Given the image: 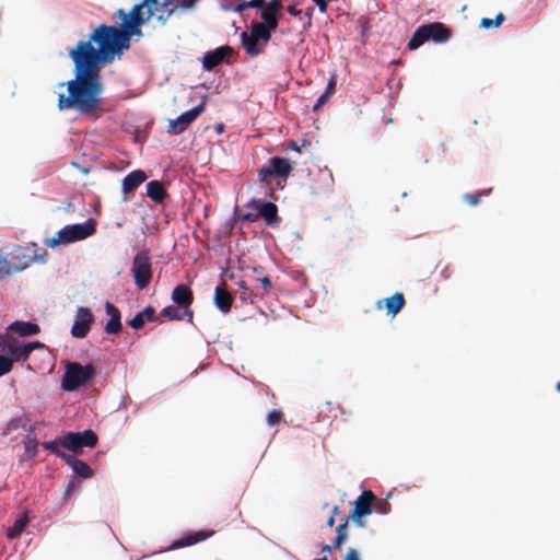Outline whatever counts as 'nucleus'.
<instances>
[{"mask_svg": "<svg viewBox=\"0 0 560 560\" xmlns=\"http://www.w3.org/2000/svg\"><path fill=\"white\" fill-rule=\"evenodd\" d=\"M262 4H264V0L243 1V2H240V3H237L235 5L234 12L242 13L245 10L249 9V8H255L256 9V7H261Z\"/></svg>", "mask_w": 560, "mask_h": 560, "instance_id": "f704fd0d", "label": "nucleus"}, {"mask_svg": "<svg viewBox=\"0 0 560 560\" xmlns=\"http://www.w3.org/2000/svg\"><path fill=\"white\" fill-rule=\"evenodd\" d=\"M13 368V359L0 355V377L11 372Z\"/></svg>", "mask_w": 560, "mask_h": 560, "instance_id": "4c0bfd02", "label": "nucleus"}, {"mask_svg": "<svg viewBox=\"0 0 560 560\" xmlns=\"http://www.w3.org/2000/svg\"><path fill=\"white\" fill-rule=\"evenodd\" d=\"M479 26L481 28H491V27H495V24H494L493 19L483 18V19H481Z\"/></svg>", "mask_w": 560, "mask_h": 560, "instance_id": "09e8293b", "label": "nucleus"}, {"mask_svg": "<svg viewBox=\"0 0 560 560\" xmlns=\"http://www.w3.org/2000/svg\"><path fill=\"white\" fill-rule=\"evenodd\" d=\"M283 419V415L280 410H272L267 415V423L271 427L278 424Z\"/></svg>", "mask_w": 560, "mask_h": 560, "instance_id": "58836bf2", "label": "nucleus"}, {"mask_svg": "<svg viewBox=\"0 0 560 560\" xmlns=\"http://www.w3.org/2000/svg\"><path fill=\"white\" fill-rule=\"evenodd\" d=\"M198 0H182V8L184 9H190L192 8Z\"/></svg>", "mask_w": 560, "mask_h": 560, "instance_id": "603ef678", "label": "nucleus"}, {"mask_svg": "<svg viewBox=\"0 0 560 560\" xmlns=\"http://www.w3.org/2000/svg\"><path fill=\"white\" fill-rule=\"evenodd\" d=\"M161 317H166L170 320H184L186 319L188 323H192L194 319V311L192 310H183L178 305H168L164 307L161 313Z\"/></svg>", "mask_w": 560, "mask_h": 560, "instance_id": "412c9836", "label": "nucleus"}, {"mask_svg": "<svg viewBox=\"0 0 560 560\" xmlns=\"http://www.w3.org/2000/svg\"><path fill=\"white\" fill-rule=\"evenodd\" d=\"M75 489H77V483L74 481H70L65 489V493H63L65 498L69 499L72 495V493L75 491Z\"/></svg>", "mask_w": 560, "mask_h": 560, "instance_id": "de8ad7c7", "label": "nucleus"}, {"mask_svg": "<svg viewBox=\"0 0 560 560\" xmlns=\"http://www.w3.org/2000/svg\"><path fill=\"white\" fill-rule=\"evenodd\" d=\"M95 369L92 364L82 365L78 362H69L61 381L62 389L73 392L84 386L95 376Z\"/></svg>", "mask_w": 560, "mask_h": 560, "instance_id": "39448f33", "label": "nucleus"}, {"mask_svg": "<svg viewBox=\"0 0 560 560\" xmlns=\"http://www.w3.org/2000/svg\"><path fill=\"white\" fill-rule=\"evenodd\" d=\"M145 322H156L162 324L163 319L156 315V311L153 306L148 305L141 312L137 313L132 319L129 320V325L133 329H141Z\"/></svg>", "mask_w": 560, "mask_h": 560, "instance_id": "dca6fc26", "label": "nucleus"}, {"mask_svg": "<svg viewBox=\"0 0 560 560\" xmlns=\"http://www.w3.org/2000/svg\"><path fill=\"white\" fill-rule=\"evenodd\" d=\"M269 164L271 165V171L275 176L283 182L287 180L293 170V165L289 160L280 156L271 158Z\"/></svg>", "mask_w": 560, "mask_h": 560, "instance_id": "4be33fe9", "label": "nucleus"}, {"mask_svg": "<svg viewBox=\"0 0 560 560\" xmlns=\"http://www.w3.org/2000/svg\"><path fill=\"white\" fill-rule=\"evenodd\" d=\"M28 515L27 512H24L13 524V526L9 527L7 530V537L10 539L18 538L26 528L28 524Z\"/></svg>", "mask_w": 560, "mask_h": 560, "instance_id": "c85d7f7f", "label": "nucleus"}, {"mask_svg": "<svg viewBox=\"0 0 560 560\" xmlns=\"http://www.w3.org/2000/svg\"><path fill=\"white\" fill-rule=\"evenodd\" d=\"M258 280H264V281H267L269 280L267 277H264V278H259Z\"/></svg>", "mask_w": 560, "mask_h": 560, "instance_id": "0e129e2a", "label": "nucleus"}, {"mask_svg": "<svg viewBox=\"0 0 560 560\" xmlns=\"http://www.w3.org/2000/svg\"><path fill=\"white\" fill-rule=\"evenodd\" d=\"M47 260V252L37 243L27 246L13 245L5 257H0V279L12 272L22 271L35 262L44 264Z\"/></svg>", "mask_w": 560, "mask_h": 560, "instance_id": "f03ea898", "label": "nucleus"}, {"mask_svg": "<svg viewBox=\"0 0 560 560\" xmlns=\"http://www.w3.org/2000/svg\"><path fill=\"white\" fill-rule=\"evenodd\" d=\"M131 272L133 280H151V255L148 249H142L133 257Z\"/></svg>", "mask_w": 560, "mask_h": 560, "instance_id": "9d476101", "label": "nucleus"}, {"mask_svg": "<svg viewBox=\"0 0 560 560\" xmlns=\"http://www.w3.org/2000/svg\"><path fill=\"white\" fill-rule=\"evenodd\" d=\"M330 96L329 95H326L325 93H323L316 101V103L314 104L312 110L313 112H318L328 101Z\"/></svg>", "mask_w": 560, "mask_h": 560, "instance_id": "79ce46f5", "label": "nucleus"}, {"mask_svg": "<svg viewBox=\"0 0 560 560\" xmlns=\"http://www.w3.org/2000/svg\"><path fill=\"white\" fill-rule=\"evenodd\" d=\"M556 388L560 393V382L557 383Z\"/></svg>", "mask_w": 560, "mask_h": 560, "instance_id": "e2e57ef3", "label": "nucleus"}, {"mask_svg": "<svg viewBox=\"0 0 560 560\" xmlns=\"http://www.w3.org/2000/svg\"><path fill=\"white\" fill-rule=\"evenodd\" d=\"M320 549H322L323 552H329V553L332 550L331 546L327 545V544L323 545Z\"/></svg>", "mask_w": 560, "mask_h": 560, "instance_id": "5fc2aeb1", "label": "nucleus"}, {"mask_svg": "<svg viewBox=\"0 0 560 560\" xmlns=\"http://www.w3.org/2000/svg\"><path fill=\"white\" fill-rule=\"evenodd\" d=\"M13 338L8 335H0V352L8 351V345L11 343Z\"/></svg>", "mask_w": 560, "mask_h": 560, "instance_id": "37998d69", "label": "nucleus"}, {"mask_svg": "<svg viewBox=\"0 0 560 560\" xmlns=\"http://www.w3.org/2000/svg\"><path fill=\"white\" fill-rule=\"evenodd\" d=\"M327 525H328L329 527H332V526L335 525V517H334V515H330V516L328 517V520H327Z\"/></svg>", "mask_w": 560, "mask_h": 560, "instance_id": "6e6d98bb", "label": "nucleus"}, {"mask_svg": "<svg viewBox=\"0 0 560 560\" xmlns=\"http://www.w3.org/2000/svg\"><path fill=\"white\" fill-rule=\"evenodd\" d=\"M95 232L96 223L93 219H89L84 223L66 225L52 237L46 238L44 244L50 248H56L59 245L85 240L86 237L92 236Z\"/></svg>", "mask_w": 560, "mask_h": 560, "instance_id": "7ed1b4c3", "label": "nucleus"}, {"mask_svg": "<svg viewBox=\"0 0 560 560\" xmlns=\"http://www.w3.org/2000/svg\"><path fill=\"white\" fill-rule=\"evenodd\" d=\"M165 4L167 0H143L129 14L119 9L116 14L122 20L121 28L101 24L90 35L89 40H80L75 47L69 49V57L74 63V78L59 84L67 86V94L58 95V109H73L81 115L98 118L103 109L102 67L112 62L115 54L129 48L131 35L141 34L140 26L145 21L142 15L143 8H148L147 19H150L159 10V5Z\"/></svg>", "mask_w": 560, "mask_h": 560, "instance_id": "f257e3e1", "label": "nucleus"}, {"mask_svg": "<svg viewBox=\"0 0 560 560\" xmlns=\"http://www.w3.org/2000/svg\"><path fill=\"white\" fill-rule=\"evenodd\" d=\"M338 513H339V508L336 505L332 508L330 515H334V517H335Z\"/></svg>", "mask_w": 560, "mask_h": 560, "instance_id": "bf43d9fd", "label": "nucleus"}, {"mask_svg": "<svg viewBox=\"0 0 560 560\" xmlns=\"http://www.w3.org/2000/svg\"><path fill=\"white\" fill-rule=\"evenodd\" d=\"M451 38V30L441 22H433L419 26L408 43V48L415 50L427 40L445 43Z\"/></svg>", "mask_w": 560, "mask_h": 560, "instance_id": "20e7f679", "label": "nucleus"}, {"mask_svg": "<svg viewBox=\"0 0 560 560\" xmlns=\"http://www.w3.org/2000/svg\"><path fill=\"white\" fill-rule=\"evenodd\" d=\"M147 195L154 202L161 203L167 197V191L161 182L151 180L147 185Z\"/></svg>", "mask_w": 560, "mask_h": 560, "instance_id": "a878e982", "label": "nucleus"}, {"mask_svg": "<svg viewBox=\"0 0 560 560\" xmlns=\"http://www.w3.org/2000/svg\"><path fill=\"white\" fill-rule=\"evenodd\" d=\"M248 282H240V299L244 302L254 303L256 298H262L271 289L272 282H258V285L250 288Z\"/></svg>", "mask_w": 560, "mask_h": 560, "instance_id": "ddd939ff", "label": "nucleus"}, {"mask_svg": "<svg viewBox=\"0 0 560 560\" xmlns=\"http://www.w3.org/2000/svg\"><path fill=\"white\" fill-rule=\"evenodd\" d=\"M388 314L395 316L405 306V298L400 292H396L390 298L384 300Z\"/></svg>", "mask_w": 560, "mask_h": 560, "instance_id": "cd10ccee", "label": "nucleus"}, {"mask_svg": "<svg viewBox=\"0 0 560 560\" xmlns=\"http://www.w3.org/2000/svg\"><path fill=\"white\" fill-rule=\"evenodd\" d=\"M446 271H447V267L445 268V270H444L443 272H446ZM443 276H444L445 278H448L451 275H448V273H443Z\"/></svg>", "mask_w": 560, "mask_h": 560, "instance_id": "680f3d73", "label": "nucleus"}, {"mask_svg": "<svg viewBox=\"0 0 560 560\" xmlns=\"http://www.w3.org/2000/svg\"><path fill=\"white\" fill-rule=\"evenodd\" d=\"M213 534H214V530L192 532V533H189V534L183 536L182 538L175 540L172 544L171 548L177 549V548H183V547H187V546H192L197 542L206 540L207 538L211 537Z\"/></svg>", "mask_w": 560, "mask_h": 560, "instance_id": "6ab92c4d", "label": "nucleus"}, {"mask_svg": "<svg viewBox=\"0 0 560 560\" xmlns=\"http://www.w3.org/2000/svg\"><path fill=\"white\" fill-rule=\"evenodd\" d=\"M97 441V435L92 430L68 432L61 436V446L73 453H79L83 447H94Z\"/></svg>", "mask_w": 560, "mask_h": 560, "instance_id": "423d86ee", "label": "nucleus"}, {"mask_svg": "<svg viewBox=\"0 0 560 560\" xmlns=\"http://www.w3.org/2000/svg\"><path fill=\"white\" fill-rule=\"evenodd\" d=\"M8 352L12 355L11 359H13V361H26L30 357V353L27 352L24 345H20L15 339H13L12 342L8 345Z\"/></svg>", "mask_w": 560, "mask_h": 560, "instance_id": "c756f323", "label": "nucleus"}, {"mask_svg": "<svg viewBox=\"0 0 560 560\" xmlns=\"http://www.w3.org/2000/svg\"><path fill=\"white\" fill-rule=\"evenodd\" d=\"M242 44L247 55L255 57L264 51L266 45L260 44L259 39L253 36L252 33L243 32L241 34Z\"/></svg>", "mask_w": 560, "mask_h": 560, "instance_id": "5701e85b", "label": "nucleus"}, {"mask_svg": "<svg viewBox=\"0 0 560 560\" xmlns=\"http://www.w3.org/2000/svg\"><path fill=\"white\" fill-rule=\"evenodd\" d=\"M233 54V48L230 46H221L214 50L205 54L202 59V67L207 71L213 70L219 66L228 56Z\"/></svg>", "mask_w": 560, "mask_h": 560, "instance_id": "4468645a", "label": "nucleus"}, {"mask_svg": "<svg viewBox=\"0 0 560 560\" xmlns=\"http://www.w3.org/2000/svg\"><path fill=\"white\" fill-rule=\"evenodd\" d=\"M504 20H505L504 14L503 13H498L495 19H493L495 27H499L503 23Z\"/></svg>", "mask_w": 560, "mask_h": 560, "instance_id": "864d4df0", "label": "nucleus"}, {"mask_svg": "<svg viewBox=\"0 0 560 560\" xmlns=\"http://www.w3.org/2000/svg\"><path fill=\"white\" fill-rule=\"evenodd\" d=\"M277 28H270L267 24L260 22H252L250 24V33L254 37L261 40L264 45H267L271 38V32Z\"/></svg>", "mask_w": 560, "mask_h": 560, "instance_id": "bb28decb", "label": "nucleus"}, {"mask_svg": "<svg viewBox=\"0 0 560 560\" xmlns=\"http://www.w3.org/2000/svg\"><path fill=\"white\" fill-rule=\"evenodd\" d=\"M343 560H361L359 552L354 548H349L345 555Z\"/></svg>", "mask_w": 560, "mask_h": 560, "instance_id": "a18cd8bd", "label": "nucleus"}, {"mask_svg": "<svg viewBox=\"0 0 560 560\" xmlns=\"http://www.w3.org/2000/svg\"><path fill=\"white\" fill-rule=\"evenodd\" d=\"M65 462L79 477L86 479L93 476L92 468L85 462L78 459L72 455H68Z\"/></svg>", "mask_w": 560, "mask_h": 560, "instance_id": "393cba45", "label": "nucleus"}, {"mask_svg": "<svg viewBox=\"0 0 560 560\" xmlns=\"http://www.w3.org/2000/svg\"><path fill=\"white\" fill-rule=\"evenodd\" d=\"M313 1L317 4L319 12H322V13L326 12V10H327L326 0H313Z\"/></svg>", "mask_w": 560, "mask_h": 560, "instance_id": "8fccbe9b", "label": "nucleus"}, {"mask_svg": "<svg viewBox=\"0 0 560 560\" xmlns=\"http://www.w3.org/2000/svg\"><path fill=\"white\" fill-rule=\"evenodd\" d=\"M351 518L347 517L342 524L336 528V537L334 539V548L340 549L348 538V524Z\"/></svg>", "mask_w": 560, "mask_h": 560, "instance_id": "7c9ffc66", "label": "nucleus"}, {"mask_svg": "<svg viewBox=\"0 0 560 560\" xmlns=\"http://www.w3.org/2000/svg\"><path fill=\"white\" fill-rule=\"evenodd\" d=\"M43 446L45 450L50 451L62 460H66L67 456L69 455L59 448V446H61V436L54 441L44 442Z\"/></svg>", "mask_w": 560, "mask_h": 560, "instance_id": "473e14b6", "label": "nucleus"}, {"mask_svg": "<svg viewBox=\"0 0 560 560\" xmlns=\"http://www.w3.org/2000/svg\"><path fill=\"white\" fill-rule=\"evenodd\" d=\"M312 12H313V8H310V9L307 10L308 19H311Z\"/></svg>", "mask_w": 560, "mask_h": 560, "instance_id": "052dcab7", "label": "nucleus"}, {"mask_svg": "<svg viewBox=\"0 0 560 560\" xmlns=\"http://www.w3.org/2000/svg\"><path fill=\"white\" fill-rule=\"evenodd\" d=\"M285 10L293 16H299L302 13V11L296 9L294 5H288Z\"/></svg>", "mask_w": 560, "mask_h": 560, "instance_id": "3c124183", "label": "nucleus"}, {"mask_svg": "<svg viewBox=\"0 0 560 560\" xmlns=\"http://www.w3.org/2000/svg\"><path fill=\"white\" fill-rule=\"evenodd\" d=\"M256 9L260 10L261 23L267 24L270 28L278 27L279 21L282 18V0H270L268 2L264 0V4L256 7Z\"/></svg>", "mask_w": 560, "mask_h": 560, "instance_id": "1a4fd4ad", "label": "nucleus"}, {"mask_svg": "<svg viewBox=\"0 0 560 560\" xmlns=\"http://www.w3.org/2000/svg\"><path fill=\"white\" fill-rule=\"evenodd\" d=\"M27 421H28V419L26 417H16V418L11 419L7 423V425L3 430V434L8 435L14 431L20 430V429H25Z\"/></svg>", "mask_w": 560, "mask_h": 560, "instance_id": "2f4dec72", "label": "nucleus"}, {"mask_svg": "<svg viewBox=\"0 0 560 560\" xmlns=\"http://www.w3.org/2000/svg\"><path fill=\"white\" fill-rule=\"evenodd\" d=\"M258 179L259 182L269 185V178L271 176H275L273 172L271 171V165L269 166H262L257 171Z\"/></svg>", "mask_w": 560, "mask_h": 560, "instance_id": "e433bc0d", "label": "nucleus"}, {"mask_svg": "<svg viewBox=\"0 0 560 560\" xmlns=\"http://www.w3.org/2000/svg\"><path fill=\"white\" fill-rule=\"evenodd\" d=\"M375 501L376 495L371 490L363 491L354 501V508L348 517L358 526L363 527V517L372 513Z\"/></svg>", "mask_w": 560, "mask_h": 560, "instance_id": "0eeeda50", "label": "nucleus"}, {"mask_svg": "<svg viewBox=\"0 0 560 560\" xmlns=\"http://www.w3.org/2000/svg\"><path fill=\"white\" fill-rule=\"evenodd\" d=\"M148 176L142 170H135L130 172L122 179V192L125 195L133 192L141 184L147 180Z\"/></svg>", "mask_w": 560, "mask_h": 560, "instance_id": "aec40b11", "label": "nucleus"}, {"mask_svg": "<svg viewBox=\"0 0 560 560\" xmlns=\"http://www.w3.org/2000/svg\"><path fill=\"white\" fill-rule=\"evenodd\" d=\"M491 192V188L478 190L474 194H465L463 195V199L466 203L471 207L478 206L481 201L482 196H488Z\"/></svg>", "mask_w": 560, "mask_h": 560, "instance_id": "72a5a7b5", "label": "nucleus"}, {"mask_svg": "<svg viewBox=\"0 0 560 560\" xmlns=\"http://www.w3.org/2000/svg\"><path fill=\"white\" fill-rule=\"evenodd\" d=\"M336 85H337V74L335 72H332L330 74V78L328 80V83H327V86H326V90L324 93L329 96L332 95L335 93Z\"/></svg>", "mask_w": 560, "mask_h": 560, "instance_id": "ea45409f", "label": "nucleus"}, {"mask_svg": "<svg viewBox=\"0 0 560 560\" xmlns=\"http://www.w3.org/2000/svg\"><path fill=\"white\" fill-rule=\"evenodd\" d=\"M136 283H137V285L139 287L140 290H143L149 284V282H136Z\"/></svg>", "mask_w": 560, "mask_h": 560, "instance_id": "13d9d810", "label": "nucleus"}, {"mask_svg": "<svg viewBox=\"0 0 560 560\" xmlns=\"http://www.w3.org/2000/svg\"><path fill=\"white\" fill-rule=\"evenodd\" d=\"M37 440L35 436H27L24 445H25V452L28 455V457H35L37 454Z\"/></svg>", "mask_w": 560, "mask_h": 560, "instance_id": "c9c22d12", "label": "nucleus"}, {"mask_svg": "<svg viewBox=\"0 0 560 560\" xmlns=\"http://www.w3.org/2000/svg\"><path fill=\"white\" fill-rule=\"evenodd\" d=\"M93 319V314L90 308L79 307L71 327V335L75 338L86 337L91 329Z\"/></svg>", "mask_w": 560, "mask_h": 560, "instance_id": "9b49d317", "label": "nucleus"}, {"mask_svg": "<svg viewBox=\"0 0 560 560\" xmlns=\"http://www.w3.org/2000/svg\"><path fill=\"white\" fill-rule=\"evenodd\" d=\"M246 207L254 209L258 218H262L268 226H276L278 224V207L273 202L253 198L246 203Z\"/></svg>", "mask_w": 560, "mask_h": 560, "instance_id": "6e6552de", "label": "nucleus"}, {"mask_svg": "<svg viewBox=\"0 0 560 560\" xmlns=\"http://www.w3.org/2000/svg\"><path fill=\"white\" fill-rule=\"evenodd\" d=\"M8 331L15 332L20 337H27L37 335L40 331V328L37 324L31 322L16 320L8 327Z\"/></svg>", "mask_w": 560, "mask_h": 560, "instance_id": "b1692460", "label": "nucleus"}, {"mask_svg": "<svg viewBox=\"0 0 560 560\" xmlns=\"http://www.w3.org/2000/svg\"><path fill=\"white\" fill-rule=\"evenodd\" d=\"M238 219L241 221L255 222L258 220V214H257V212L256 213L247 212V213L241 214L238 217Z\"/></svg>", "mask_w": 560, "mask_h": 560, "instance_id": "49530a36", "label": "nucleus"}, {"mask_svg": "<svg viewBox=\"0 0 560 560\" xmlns=\"http://www.w3.org/2000/svg\"><path fill=\"white\" fill-rule=\"evenodd\" d=\"M374 508L377 512L382 513V514H386L388 513L389 511V503H387L386 501L384 500H377L374 502Z\"/></svg>", "mask_w": 560, "mask_h": 560, "instance_id": "a19ab883", "label": "nucleus"}, {"mask_svg": "<svg viewBox=\"0 0 560 560\" xmlns=\"http://www.w3.org/2000/svg\"><path fill=\"white\" fill-rule=\"evenodd\" d=\"M105 311H106L107 315L110 316V319L105 325V332L107 335L118 334L122 328L121 320H120L121 319L120 311L118 310V307H116L110 302L105 303Z\"/></svg>", "mask_w": 560, "mask_h": 560, "instance_id": "a211bd4d", "label": "nucleus"}, {"mask_svg": "<svg viewBox=\"0 0 560 560\" xmlns=\"http://www.w3.org/2000/svg\"><path fill=\"white\" fill-rule=\"evenodd\" d=\"M290 148L295 150L296 152H300V148L298 147L296 142L295 141H291L290 143Z\"/></svg>", "mask_w": 560, "mask_h": 560, "instance_id": "4d7b16f0", "label": "nucleus"}, {"mask_svg": "<svg viewBox=\"0 0 560 560\" xmlns=\"http://www.w3.org/2000/svg\"><path fill=\"white\" fill-rule=\"evenodd\" d=\"M24 347L26 348L27 352L31 354L35 349H43L45 347V345L39 341H33V342L25 343Z\"/></svg>", "mask_w": 560, "mask_h": 560, "instance_id": "c03bdc74", "label": "nucleus"}, {"mask_svg": "<svg viewBox=\"0 0 560 560\" xmlns=\"http://www.w3.org/2000/svg\"><path fill=\"white\" fill-rule=\"evenodd\" d=\"M205 108V102L200 103L196 107L183 113L175 120L170 121L168 132L171 135H179L184 132L187 127L201 114Z\"/></svg>", "mask_w": 560, "mask_h": 560, "instance_id": "f8f14e48", "label": "nucleus"}, {"mask_svg": "<svg viewBox=\"0 0 560 560\" xmlns=\"http://www.w3.org/2000/svg\"><path fill=\"white\" fill-rule=\"evenodd\" d=\"M172 301L183 310H191L194 293L189 287L178 284L172 292Z\"/></svg>", "mask_w": 560, "mask_h": 560, "instance_id": "2eb2a0df", "label": "nucleus"}, {"mask_svg": "<svg viewBox=\"0 0 560 560\" xmlns=\"http://www.w3.org/2000/svg\"><path fill=\"white\" fill-rule=\"evenodd\" d=\"M214 305L224 314L231 311L233 304V296L231 292L226 289L225 282H222L214 290L213 295Z\"/></svg>", "mask_w": 560, "mask_h": 560, "instance_id": "f3484780", "label": "nucleus"}]
</instances>
